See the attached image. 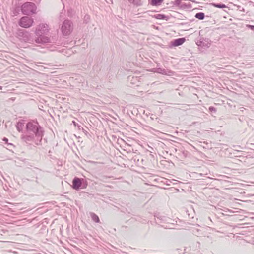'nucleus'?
I'll list each match as a JSON object with an SVG mask.
<instances>
[{
	"instance_id": "obj_20",
	"label": "nucleus",
	"mask_w": 254,
	"mask_h": 254,
	"mask_svg": "<svg viewBox=\"0 0 254 254\" xmlns=\"http://www.w3.org/2000/svg\"><path fill=\"white\" fill-rule=\"evenodd\" d=\"M22 127H23V123L21 122H18L17 123V124H16V128H17V130H18V132H21L22 130Z\"/></svg>"
},
{
	"instance_id": "obj_1",
	"label": "nucleus",
	"mask_w": 254,
	"mask_h": 254,
	"mask_svg": "<svg viewBox=\"0 0 254 254\" xmlns=\"http://www.w3.org/2000/svg\"><path fill=\"white\" fill-rule=\"evenodd\" d=\"M26 130L28 133L27 134H34L37 138L36 145H41V140L44 136V131L36 120H31L27 122L26 125Z\"/></svg>"
},
{
	"instance_id": "obj_6",
	"label": "nucleus",
	"mask_w": 254,
	"mask_h": 254,
	"mask_svg": "<svg viewBox=\"0 0 254 254\" xmlns=\"http://www.w3.org/2000/svg\"><path fill=\"white\" fill-rule=\"evenodd\" d=\"M18 36L20 39L23 40L25 42L30 43L33 41L32 37L27 31L23 29L18 30Z\"/></svg>"
},
{
	"instance_id": "obj_8",
	"label": "nucleus",
	"mask_w": 254,
	"mask_h": 254,
	"mask_svg": "<svg viewBox=\"0 0 254 254\" xmlns=\"http://www.w3.org/2000/svg\"><path fill=\"white\" fill-rule=\"evenodd\" d=\"M48 31V25L46 24H41L39 25L37 28H36L35 34H36V35H44L46 34Z\"/></svg>"
},
{
	"instance_id": "obj_27",
	"label": "nucleus",
	"mask_w": 254,
	"mask_h": 254,
	"mask_svg": "<svg viewBox=\"0 0 254 254\" xmlns=\"http://www.w3.org/2000/svg\"><path fill=\"white\" fill-rule=\"evenodd\" d=\"M247 27L251 30L254 31V25H247Z\"/></svg>"
},
{
	"instance_id": "obj_30",
	"label": "nucleus",
	"mask_w": 254,
	"mask_h": 254,
	"mask_svg": "<svg viewBox=\"0 0 254 254\" xmlns=\"http://www.w3.org/2000/svg\"><path fill=\"white\" fill-rule=\"evenodd\" d=\"M3 141L5 142L6 144L8 143V139L6 137H4V138H3Z\"/></svg>"
},
{
	"instance_id": "obj_23",
	"label": "nucleus",
	"mask_w": 254,
	"mask_h": 254,
	"mask_svg": "<svg viewBox=\"0 0 254 254\" xmlns=\"http://www.w3.org/2000/svg\"><path fill=\"white\" fill-rule=\"evenodd\" d=\"M183 0H175L173 2V5L175 6H179L181 3V1Z\"/></svg>"
},
{
	"instance_id": "obj_5",
	"label": "nucleus",
	"mask_w": 254,
	"mask_h": 254,
	"mask_svg": "<svg viewBox=\"0 0 254 254\" xmlns=\"http://www.w3.org/2000/svg\"><path fill=\"white\" fill-rule=\"evenodd\" d=\"M61 31H62L63 35L68 36L72 31V23L71 21L65 20L63 22L62 26H61Z\"/></svg>"
},
{
	"instance_id": "obj_2",
	"label": "nucleus",
	"mask_w": 254,
	"mask_h": 254,
	"mask_svg": "<svg viewBox=\"0 0 254 254\" xmlns=\"http://www.w3.org/2000/svg\"><path fill=\"white\" fill-rule=\"evenodd\" d=\"M36 5L32 2H26L22 4L20 7H17L14 10V14L18 13L21 11L22 14L24 15H32L36 13Z\"/></svg>"
},
{
	"instance_id": "obj_26",
	"label": "nucleus",
	"mask_w": 254,
	"mask_h": 254,
	"mask_svg": "<svg viewBox=\"0 0 254 254\" xmlns=\"http://www.w3.org/2000/svg\"><path fill=\"white\" fill-rule=\"evenodd\" d=\"M77 128H78L79 130H82L83 133H85V134H87L88 133V132L85 129H84L83 128V127H81L80 126H78Z\"/></svg>"
},
{
	"instance_id": "obj_33",
	"label": "nucleus",
	"mask_w": 254,
	"mask_h": 254,
	"mask_svg": "<svg viewBox=\"0 0 254 254\" xmlns=\"http://www.w3.org/2000/svg\"><path fill=\"white\" fill-rule=\"evenodd\" d=\"M185 24V23H181V25H184V24Z\"/></svg>"
},
{
	"instance_id": "obj_34",
	"label": "nucleus",
	"mask_w": 254,
	"mask_h": 254,
	"mask_svg": "<svg viewBox=\"0 0 254 254\" xmlns=\"http://www.w3.org/2000/svg\"><path fill=\"white\" fill-rule=\"evenodd\" d=\"M0 89H1V87L0 86Z\"/></svg>"
},
{
	"instance_id": "obj_11",
	"label": "nucleus",
	"mask_w": 254,
	"mask_h": 254,
	"mask_svg": "<svg viewBox=\"0 0 254 254\" xmlns=\"http://www.w3.org/2000/svg\"><path fill=\"white\" fill-rule=\"evenodd\" d=\"M210 41H209V39L201 38V39H200V41L197 42V45L208 48L210 45V43H209Z\"/></svg>"
},
{
	"instance_id": "obj_22",
	"label": "nucleus",
	"mask_w": 254,
	"mask_h": 254,
	"mask_svg": "<svg viewBox=\"0 0 254 254\" xmlns=\"http://www.w3.org/2000/svg\"><path fill=\"white\" fill-rule=\"evenodd\" d=\"M129 3L134 4V5H136L137 6H139L141 5V2L140 0H136L134 1L129 2Z\"/></svg>"
},
{
	"instance_id": "obj_29",
	"label": "nucleus",
	"mask_w": 254,
	"mask_h": 254,
	"mask_svg": "<svg viewBox=\"0 0 254 254\" xmlns=\"http://www.w3.org/2000/svg\"><path fill=\"white\" fill-rule=\"evenodd\" d=\"M72 124H73V125L74 126H75V127H78V126H80L74 121H72Z\"/></svg>"
},
{
	"instance_id": "obj_13",
	"label": "nucleus",
	"mask_w": 254,
	"mask_h": 254,
	"mask_svg": "<svg viewBox=\"0 0 254 254\" xmlns=\"http://www.w3.org/2000/svg\"><path fill=\"white\" fill-rule=\"evenodd\" d=\"M154 217L155 219L160 221V222H168V221L169 220L168 217L160 215L159 213L155 214Z\"/></svg>"
},
{
	"instance_id": "obj_19",
	"label": "nucleus",
	"mask_w": 254,
	"mask_h": 254,
	"mask_svg": "<svg viewBox=\"0 0 254 254\" xmlns=\"http://www.w3.org/2000/svg\"><path fill=\"white\" fill-rule=\"evenodd\" d=\"M156 72L163 75L167 74V71L166 70L161 68H158L156 69Z\"/></svg>"
},
{
	"instance_id": "obj_15",
	"label": "nucleus",
	"mask_w": 254,
	"mask_h": 254,
	"mask_svg": "<svg viewBox=\"0 0 254 254\" xmlns=\"http://www.w3.org/2000/svg\"><path fill=\"white\" fill-rule=\"evenodd\" d=\"M163 2V0H151L149 4L153 6H159Z\"/></svg>"
},
{
	"instance_id": "obj_12",
	"label": "nucleus",
	"mask_w": 254,
	"mask_h": 254,
	"mask_svg": "<svg viewBox=\"0 0 254 254\" xmlns=\"http://www.w3.org/2000/svg\"><path fill=\"white\" fill-rule=\"evenodd\" d=\"M128 81L133 85L136 86H139V80H138V78L136 76H128Z\"/></svg>"
},
{
	"instance_id": "obj_7",
	"label": "nucleus",
	"mask_w": 254,
	"mask_h": 254,
	"mask_svg": "<svg viewBox=\"0 0 254 254\" xmlns=\"http://www.w3.org/2000/svg\"><path fill=\"white\" fill-rule=\"evenodd\" d=\"M21 139L26 143L34 142L35 144H36L37 138L34 134H27L22 135V136H21Z\"/></svg>"
},
{
	"instance_id": "obj_32",
	"label": "nucleus",
	"mask_w": 254,
	"mask_h": 254,
	"mask_svg": "<svg viewBox=\"0 0 254 254\" xmlns=\"http://www.w3.org/2000/svg\"><path fill=\"white\" fill-rule=\"evenodd\" d=\"M136 0H128V1H129V2H131L132 1H135Z\"/></svg>"
},
{
	"instance_id": "obj_31",
	"label": "nucleus",
	"mask_w": 254,
	"mask_h": 254,
	"mask_svg": "<svg viewBox=\"0 0 254 254\" xmlns=\"http://www.w3.org/2000/svg\"><path fill=\"white\" fill-rule=\"evenodd\" d=\"M32 1H34V2L37 3V4H38L40 2V1H41V0H32Z\"/></svg>"
},
{
	"instance_id": "obj_25",
	"label": "nucleus",
	"mask_w": 254,
	"mask_h": 254,
	"mask_svg": "<svg viewBox=\"0 0 254 254\" xmlns=\"http://www.w3.org/2000/svg\"><path fill=\"white\" fill-rule=\"evenodd\" d=\"M209 112L211 113H215L216 108L214 107V106H210L209 107Z\"/></svg>"
},
{
	"instance_id": "obj_21",
	"label": "nucleus",
	"mask_w": 254,
	"mask_h": 254,
	"mask_svg": "<svg viewBox=\"0 0 254 254\" xmlns=\"http://www.w3.org/2000/svg\"><path fill=\"white\" fill-rule=\"evenodd\" d=\"M176 7H178L181 9H186L189 8L190 7V5H188L186 3H183L181 4L179 6H176Z\"/></svg>"
},
{
	"instance_id": "obj_10",
	"label": "nucleus",
	"mask_w": 254,
	"mask_h": 254,
	"mask_svg": "<svg viewBox=\"0 0 254 254\" xmlns=\"http://www.w3.org/2000/svg\"><path fill=\"white\" fill-rule=\"evenodd\" d=\"M185 42V38H179L172 40L170 44V47H178L184 44Z\"/></svg>"
},
{
	"instance_id": "obj_4",
	"label": "nucleus",
	"mask_w": 254,
	"mask_h": 254,
	"mask_svg": "<svg viewBox=\"0 0 254 254\" xmlns=\"http://www.w3.org/2000/svg\"><path fill=\"white\" fill-rule=\"evenodd\" d=\"M34 21L30 17L23 16L18 21V25L24 28H29L32 26Z\"/></svg>"
},
{
	"instance_id": "obj_14",
	"label": "nucleus",
	"mask_w": 254,
	"mask_h": 254,
	"mask_svg": "<svg viewBox=\"0 0 254 254\" xmlns=\"http://www.w3.org/2000/svg\"><path fill=\"white\" fill-rule=\"evenodd\" d=\"M153 17H154L155 19L157 20H169V16H166L163 14H156L153 15Z\"/></svg>"
},
{
	"instance_id": "obj_18",
	"label": "nucleus",
	"mask_w": 254,
	"mask_h": 254,
	"mask_svg": "<svg viewBox=\"0 0 254 254\" xmlns=\"http://www.w3.org/2000/svg\"><path fill=\"white\" fill-rule=\"evenodd\" d=\"M195 18L199 20H203L204 18V14L203 12H198L195 14Z\"/></svg>"
},
{
	"instance_id": "obj_9",
	"label": "nucleus",
	"mask_w": 254,
	"mask_h": 254,
	"mask_svg": "<svg viewBox=\"0 0 254 254\" xmlns=\"http://www.w3.org/2000/svg\"><path fill=\"white\" fill-rule=\"evenodd\" d=\"M37 37L35 42L38 44H44L50 42V39L44 35H36Z\"/></svg>"
},
{
	"instance_id": "obj_24",
	"label": "nucleus",
	"mask_w": 254,
	"mask_h": 254,
	"mask_svg": "<svg viewBox=\"0 0 254 254\" xmlns=\"http://www.w3.org/2000/svg\"><path fill=\"white\" fill-rule=\"evenodd\" d=\"M90 18L89 17V15H85V17H84V23H88L89 22V20Z\"/></svg>"
},
{
	"instance_id": "obj_3",
	"label": "nucleus",
	"mask_w": 254,
	"mask_h": 254,
	"mask_svg": "<svg viewBox=\"0 0 254 254\" xmlns=\"http://www.w3.org/2000/svg\"><path fill=\"white\" fill-rule=\"evenodd\" d=\"M87 186L88 182L82 178L75 177L72 180V186H71V187H72L73 190H79L80 189H84Z\"/></svg>"
},
{
	"instance_id": "obj_17",
	"label": "nucleus",
	"mask_w": 254,
	"mask_h": 254,
	"mask_svg": "<svg viewBox=\"0 0 254 254\" xmlns=\"http://www.w3.org/2000/svg\"><path fill=\"white\" fill-rule=\"evenodd\" d=\"M90 217H91V219H92V220L94 221V222L96 223H99V218L98 215L95 214L94 213H90Z\"/></svg>"
},
{
	"instance_id": "obj_16",
	"label": "nucleus",
	"mask_w": 254,
	"mask_h": 254,
	"mask_svg": "<svg viewBox=\"0 0 254 254\" xmlns=\"http://www.w3.org/2000/svg\"><path fill=\"white\" fill-rule=\"evenodd\" d=\"M211 5L213 6V7L215 8H218L220 9H224L226 8V5L224 4L221 3H211Z\"/></svg>"
},
{
	"instance_id": "obj_28",
	"label": "nucleus",
	"mask_w": 254,
	"mask_h": 254,
	"mask_svg": "<svg viewBox=\"0 0 254 254\" xmlns=\"http://www.w3.org/2000/svg\"><path fill=\"white\" fill-rule=\"evenodd\" d=\"M7 145H8V150H11V148H12L14 147L13 145L11 143H8V144H7Z\"/></svg>"
}]
</instances>
